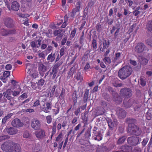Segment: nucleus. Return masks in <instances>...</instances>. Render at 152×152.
I'll return each instance as SVG.
<instances>
[{
  "label": "nucleus",
  "mask_w": 152,
  "mask_h": 152,
  "mask_svg": "<svg viewBox=\"0 0 152 152\" xmlns=\"http://www.w3.org/2000/svg\"><path fill=\"white\" fill-rule=\"evenodd\" d=\"M46 107L45 106L43 107V111L45 113H47L49 112V110H51L52 106V104L51 102H46Z\"/></svg>",
  "instance_id": "6ab92c4d"
},
{
  "label": "nucleus",
  "mask_w": 152,
  "mask_h": 152,
  "mask_svg": "<svg viewBox=\"0 0 152 152\" xmlns=\"http://www.w3.org/2000/svg\"><path fill=\"white\" fill-rule=\"evenodd\" d=\"M140 83L141 86H144L146 84V80L145 79H143L142 78H141L140 80Z\"/></svg>",
  "instance_id": "a19ab883"
},
{
  "label": "nucleus",
  "mask_w": 152,
  "mask_h": 152,
  "mask_svg": "<svg viewBox=\"0 0 152 152\" xmlns=\"http://www.w3.org/2000/svg\"><path fill=\"white\" fill-rule=\"evenodd\" d=\"M57 87L56 86L54 85L50 93V97H52L53 96L54 94H55V90L56 88V87Z\"/></svg>",
  "instance_id": "603ef678"
},
{
  "label": "nucleus",
  "mask_w": 152,
  "mask_h": 152,
  "mask_svg": "<svg viewBox=\"0 0 152 152\" xmlns=\"http://www.w3.org/2000/svg\"><path fill=\"white\" fill-rule=\"evenodd\" d=\"M30 134L28 131H25L23 133V136L24 138H27L30 137Z\"/></svg>",
  "instance_id": "864d4df0"
},
{
  "label": "nucleus",
  "mask_w": 152,
  "mask_h": 152,
  "mask_svg": "<svg viewBox=\"0 0 152 152\" xmlns=\"http://www.w3.org/2000/svg\"><path fill=\"white\" fill-rule=\"evenodd\" d=\"M10 137L7 135H5L0 136V141L8 139L10 138Z\"/></svg>",
  "instance_id": "ea45409f"
},
{
  "label": "nucleus",
  "mask_w": 152,
  "mask_h": 152,
  "mask_svg": "<svg viewBox=\"0 0 152 152\" xmlns=\"http://www.w3.org/2000/svg\"><path fill=\"white\" fill-rule=\"evenodd\" d=\"M16 0H9V1H13L12 4L11 9L12 10L15 11H18L19 8V4L16 1Z\"/></svg>",
  "instance_id": "2eb2a0df"
},
{
  "label": "nucleus",
  "mask_w": 152,
  "mask_h": 152,
  "mask_svg": "<svg viewBox=\"0 0 152 152\" xmlns=\"http://www.w3.org/2000/svg\"><path fill=\"white\" fill-rule=\"evenodd\" d=\"M119 94L122 97L129 98L132 96V91L129 88H124L120 90Z\"/></svg>",
  "instance_id": "39448f33"
},
{
  "label": "nucleus",
  "mask_w": 152,
  "mask_h": 152,
  "mask_svg": "<svg viewBox=\"0 0 152 152\" xmlns=\"http://www.w3.org/2000/svg\"><path fill=\"white\" fill-rule=\"evenodd\" d=\"M81 2L80 1L77 2L76 4L75 8L74 9L77 10L79 12L80 11V8L81 6Z\"/></svg>",
  "instance_id": "58836bf2"
},
{
  "label": "nucleus",
  "mask_w": 152,
  "mask_h": 152,
  "mask_svg": "<svg viewBox=\"0 0 152 152\" xmlns=\"http://www.w3.org/2000/svg\"><path fill=\"white\" fill-rule=\"evenodd\" d=\"M65 90L64 88H62L61 91L60 95L59 96V98L61 99H63L65 96Z\"/></svg>",
  "instance_id": "e433bc0d"
},
{
  "label": "nucleus",
  "mask_w": 152,
  "mask_h": 152,
  "mask_svg": "<svg viewBox=\"0 0 152 152\" xmlns=\"http://www.w3.org/2000/svg\"><path fill=\"white\" fill-rule=\"evenodd\" d=\"M152 144V137L151 136V137L150 138V141L147 145V149L148 150H149L150 148V147L151 145Z\"/></svg>",
  "instance_id": "0e129e2a"
},
{
  "label": "nucleus",
  "mask_w": 152,
  "mask_h": 152,
  "mask_svg": "<svg viewBox=\"0 0 152 152\" xmlns=\"http://www.w3.org/2000/svg\"><path fill=\"white\" fill-rule=\"evenodd\" d=\"M96 28L97 31L98 32H101L102 30V25L99 23L97 24L96 26Z\"/></svg>",
  "instance_id": "37998d69"
},
{
  "label": "nucleus",
  "mask_w": 152,
  "mask_h": 152,
  "mask_svg": "<svg viewBox=\"0 0 152 152\" xmlns=\"http://www.w3.org/2000/svg\"><path fill=\"white\" fill-rule=\"evenodd\" d=\"M77 12H79L75 9H73L72 10V12L70 13V16H71L72 18H74L75 16L76 15V13Z\"/></svg>",
  "instance_id": "49530a36"
},
{
  "label": "nucleus",
  "mask_w": 152,
  "mask_h": 152,
  "mask_svg": "<svg viewBox=\"0 0 152 152\" xmlns=\"http://www.w3.org/2000/svg\"><path fill=\"white\" fill-rule=\"evenodd\" d=\"M133 100L130 99L128 101L124 100L123 101L122 106L125 109L130 108L132 105Z\"/></svg>",
  "instance_id": "4468645a"
},
{
  "label": "nucleus",
  "mask_w": 152,
  "mask_h": 152,
  "mask_svg": "<svg viewBox=\"0 0 152 152\" xmlns=\"http://www.w3.org/2000/svg\"><path fill=\"white\" fill-rule=\"evenodd\" d=\"M12 65L10 64H7L5 66L6 69L7 70H10L12 69Z\"/></svg>",
  "instance_id": "338daca9"
},
{
  "label": "nucleus",
  "mask_w": 152,
  "mask_h": 152,
  "mask_svg": "<svg viewBox=\"0 0 152 152\" xmlns=\"http://www.w3.org/2000/svg\"><path fill=\"white\" fill-rule=\"evenodd\" d=\"M139 137L131 136L128 137L127 140V143L129 145L125 144L122 145L118 150L113 152H131L132 150V146H135L140 143Z\"/></svg>",
  "instance_id": "f257e3e1"
},
{
  "label": "nucleus",
  "mask_w": 152,
  "mask_h": 152,
  "mask_svg": "<svg viewBox=\"0 0 152 152\" xmlns=\"http://www.w3.org/2000/svg\"><path fill=\"white\" fill-rule=\"evenodd\" d=\"M126 122L128 124L127 132L132 135L138 136L142 133L141 129L136 125L137 121L133 118H127Z\"/></svg>",
  "instance_id": "f03ea898"
},
{
  "label": "nucleus",
  "mask_w": 152,
  "mask_h": 152,
  "mask_svg": "<svg viewBox=\"0 0 152 152\" xmlns=\"http://www.w3.org/2000/svg\"><path fill=\"white\" fill-rule=\"evenodd\" d=\"M138 60L140 63V66H138V69H140L141 67V65L143 66L146 65L148 63L149 60L145 58L142 56H139L138 58Z\"/></svg>",
  "instance_id": "f8f14e48"
},
{
  "label": "nucleus",
  "mask_w": 152,
  "mask_h": 152,
  "mask_svg": "<svg viewBox=\"0 0 152 152\" xmlns=\"http://www.w3.org/2000/svg\"><path fill=\"white\" fill-rule=\"evenodd\" d=\"M76 79L77 80H79L81 82L83 79V76L81 74L80 72H78L77 73Z\"/></svg>",
  "instance_id": "2f4dec72"
},
{
  "label": "nucleus",
  "mask_w": 152,
  "mask_h": 152,
  "mask_svg": "<svg viewBox=\"0 0 152 152\" xmlns=\"http://www.w3.org/2000/svg\"><path fill=\"white\" fill-rule=\"evenodd\" d=\"M132 72V69L131 67L128 65L125 66L119 70L118 75L121 79L124 80L129 77Z\"/></svg>",
  "instance_id": "7ed1b4c3"
},
{
  "label": "nucleus",
  "mask_w": 152,
  "mask_h": 152,
  "mask_svg": "<svg viewBox=\"0 0 152 152\" xmlns=\"http://www.w3.org/2000/svg\"><path fill=\"white\" fill-rule=\"evenodd\" d=\"M95 136L96 137H94V139L95 140L100 141L102 140V135L100 133H97V134L95 135Z\"/></svg>",
  "instance_id": "4c0bfd02"
},
{
  "label": "nucleus",
  "mask_w": 152,
  "mask_h": 152,
  "mask_svg": "<svg viewBox=\"0 0 152 152\" xmlns=\"http://www.w3.org/2000/svg\"><path fill=\"white\" fill-rule=\"evenodd\" d=\"M58 53L56 52L54 53L53 54L52 53L49 55L47 58L48 60H50L51 62H53L54 60L55 56Z\"/></svg>",
  "instance_id": "5701e85b"
},
{
  "label": "nucleus",
  "mask_w": 152,
  "mask_h": 152,
  "mask_svg": "<svg viewBox=\"0 0 152 152\" xmlns=\"http://www.w3.org/2000/svg\"><path fill=\"white\" fill-rule=\"evenodd\" d=\"M45 82V80L43 79H41L38 81L37 84L39 86H42L44 85Z\"/></svg>",
  "instance_id": "13d9d810"
},
{
  "label": "nucleus",
  "mask_w": 152,
  "mask_h": 152,
  "mask_svg": "<svg viewBox=\"0 0 152 152\" xmlns=\"http://www.w3.org/2000/svg\"><path fill=\"white\" fill-rule=\"evenodd\" d=\"M10 75V72L8 71H6L4 72L3 75L1 76L3 77H5V78H7Z\"/></svg>",
  "instance_id": "3c124183"
},
{
  "label": "nucleus",
  "mask_w": 152,
  "mask_h": 152,
  "mask_svg": "<svg viewBox=\"0 0 152 152\" xmlns=\"http://www.w3.org/2000/svg\"><path fill=\"white\" fill-rule=\"evenodd\" d=\"M31 47L34 48H39V46H37L36 45V43L34 41H33L31 42Z\"/></svg>",
  "instance_id": "052dcab7"
},
{
  "label": "nucleus",
  "mask_w": 152,
  "mask_h": 152,
  "mask_svg": "<svg viewBox=\"0 0 152 152\" xmlns=\"http://www.w3.org/2000/svg\"><path fill=\"white\" fill-rule=\"evenodd\" d=\"M116 114L120 119L124 118L126 116V112L122 108L118 107L116 109Z\"/></svg>",
  "instance_id": "9d476101"
},
{
  "label": "nucleus",
  "mask_w": 152,
  "mask_h": 152,
  "mask_svg": "<svg viewBox=\"0 0 152 152\" xmlns=\"http://www.w3.org/2000/svg\"><path fill=\"white\" fill-rule=\"evenodd\" d=\"M90 51L89 50H88L84 54L82 60L84 61H87L88 58V55L89 54Z\"/></svg>",
  "instance_id": "7c9ffc66"
},
{
  "label": "nucleus",
  "mask_w": 152,
  "mask_h": 152,
  "mask_svg": "<svg viewBox=\"0 0 152 152\" xmlns=\"http://www.w3.org/2000/svg\"><path fill=\"white\" fill-rule=\"evenodd\" d=\"M126 138V137L125 136H123L119 138L117 143L118 145H120L124 143Z\"/></svg>",
  "instance_id": "a878e982"
},
{
  "label": "nucleus",
  "mask_w": 152,
  "mask_h": 152,
  "mask_svg": "<svg viewBox=\"0 0 152 152\" xmlns=\"http://www.w3.org/2000/svg\"><path fill=\"white\" fill-rule=\"evenodd\" d=\"M146 28L148 31H152V21H149L148 22L146 26Z\"/></svg>",
  "instance_id": "c756f323"
},
{
  "label": "nucleus",
  "mask_w": 152,
  "mask_h": 152,
  "mask_svg": "<svg viewBox=\"0 0 152 152\" xmlns=\"http://www.w3.org/2000/svg\"><path fill=\"white\" fill-rule=\"evenodd\" d=\"M38 69L39 72H44L47 70L48 67L44 65L42 63L40 62L38 64Z\"/></svg>",
  "instance_id": "a211bd4d"
},
{
  "label": "nucleus",
  "mask_w": 152,
  "mask_h": 152,
  "mask_svg": "<svg viewBox=\"0 0 152 152\" xmlns=\"http://www.w3.org/2000/svg\"><path fill=\"white\" fill-rule=\"evenodd\" d=\"M88 7L87 6L84 9V11L83 12V15L82 17H83L82 20H84L86 18V16L88 15Z\"/></svg>",
  "instance_id": "bb28decb"
},
{
  "label": "nucleus",
  "mask_w": 152,
  "mask_h": 152,
  "mask_svg": "<svg viewBox=\"0 0 152 152\" xmlns=\"http://www.w3.org/2000/svg\"><path fill=\"white\" fill-rule=\"evenodd\" d=\"M149 138L146 137L145 138H144L142 142H141V143L142 146L143 147L145 146L146 145L147 142H148L149 140Z\"/></svg>",
  "instance_id": "79ce46f5"
},
{
  "label": "nucleus",
  "mask_w": 152,
  "mask_h": 152,
  "mask_svg": "<svg viewBox=\"0 0 152 152\" xmlns=\"http://www.w3.org/2000/svg\"><path fill=\"white\" fill-rule=\"evenodd\" d=\"M9 91L8 89L6 91L4 92L3 93V94L4 97L7 98V97L9 95Z\"/></svg>",
  "instance_id": "e2e57ef3"
},
{
  "label": "nucleus",
  "mask_w": 152,
  "mask_h": 152,
  "mask_svg": "<svg viewBox=\"0 0 152 152\" xmlns=\"http://www.w3.org/2000/svg\"><path fill=\"white\" fill-rule=\"evenodd\" d=\"M8 34L11 35V34H15L16 33V31L15 29H9L8 30Z\"/></svg>",
  "instance_id": "6e6d98bb"
},
{
  "label": "nucleus",
  "mask_w": 152,
  "mask_h": 152,
  "mask_svg": "<svg viewBox=\"0 0 152 152\" xmlns=\"http://www.w3.org/2000/svg\"><path fill=\"white\" fill-rule=\"evenodd\" d=\"M101 41L102 42L101 44L103 45V48L107 49L108 48L110 44L109 40L107 41L103 38L102 39V40H101Z\"/></svg>",
  "instance_id": "aec40b11"
},
{
  "label": "nucleus",
  "mask_w": 152,
  "mask_h": 152,
  "mask_svg": "<svg viewBox=\"0 0 152 152\" xmlns=\"http://www.w3.org/2000/svg\"><path fill=\"white\" fill-rule=\"evenodd\" d=\"M13 144L12 141L8 140L4 142L1 145V148L3 151L6 152H11Z\"/></svg>",
  "instance_id": "423d86ee"
},
{
  "label": "nucleus",
  "mask_w": 152,
  "mask_h": 152,
  "mask_svg": "<svg viewBox=\"0 0 152 152\" xmlns=\"http://www.w3.org/2000/svg\"><path fill=\"white\" fill-rule=\"evenodd\" d=\"M107 121L110 130H113L117 126V121L115 120H112L110 119H108Z\"/></svg>",
  "instance_id": "ddd939ff"
},
{
  "label": "nucleus",
  "mask_w": 152,
  "mask_h": 152,
  "mask_svg": "<svg viewBox=\"0 0 152 152\" xmlns=\"http://www.w3.org/2000/svg\"><path fill=\"white\" fill-rule=\"evenodd\" d=\"M62 31L63 30L62 29L56 30L54 31L53 34L55 36H57L58 34H59V36L61 38L63 35V34H61Z\"/></svg>",
  "instance_id": "cd10ccee"
},
{
  "label": "nucleus",
  "mask_w": 152,
  "mask_h": 152,
  "mask_svg": "<svg viewBox=\"0 0 152 152\" xmlns=\"http://www.w3.org/2000/svg\"><path fill=\"white\" fill-rule=\"evenodd\" d=\"M72 99L74 102V105H75L77 102V99L78 98L77 97L76 91H74L72 95Z\"/></svg>",
  "instance_id": "393cba45"
},
{
  "label": "nucleus",
  "mask_w": 152,
  "mask_h": 152,
  "mask_svg": "<svg viewBox=\"0 0 152 152\" xmlns=\"http://www.w3.org/2000/svg\"><path fill=\"white\" fill-rule=\"evenodd\" d=\"M56 122H54L53 123V128H52V134H54L56 132Z\"/></svg>",
  "instance_id": "8fccbe9b"
},
{
  "label": "nucleus",
  "mask_w": 152,
  "mask_h": 152,
  "mask_svg": "<svg viewBox=\"0 0 152 152\" xmlns=\"http://www.w3.org/2000/svg\"><path fill=\"white\" fill-rule=\"evenodd\" d=\"M92 46L93 50H96L97 48V43L96 40L93 39L92 41Z\"/></svg>",
  "instance_id": "72a5a7b5"
},
{
  "label": "nucleus",
  "mask_w": 152,
  "mask_h": 152,
  "mask_svg": "<svg viewBox=\"0 0 152 152\" xmlns=\"http://www.w3.org/2000/svg\"><path fill=\"white\" fill-rule=\"evenodd\" d=\"M141 151L140 148L135 147L134 148L132 152H141Z\"/></svg>",
  "instance_id": "774afa93"
},
{
  "label": "nucleus",
  "mask_w": 152,
  "mask_h": 152,
  "mask_svg": "<svg viewBox=\"0 0 152 152\" xmlns=\"http://www.w3.org/2000/svg\"><path fill=\"white\" fill-rule=\"evenodd\" d=\"M62 62L59 61L55 64L53 67V71L58 72V67L62 64Z\"/></svg>",
  "instance_id": "c85d7f7f"
},
{
  "label": "nucleus",
  "mask_w": 152,
  "mask_h": 152,
  "mask_svg": "<svg viewBox=\"0 0 152 152\" xmlns=\"http://www.w3.org/2000/svg\"><path fill=\"white\" fill-rule=\"evenodd\" d=\"M115 57L113 61L114 62L116 61L118 59H119L121 55V53H115Z\"/></svg>",
  "instance_id": "a18cd8bd"
},
{
  "label": "nucleus",
  "mask_w": 152,
  "mask_h": 152,
  "mask_svg": "<svg viewBox=\"0 0 152 152\" xmlns=\"http://www.w3.org/2000/svg\"><path fill=\"white\" fill-rule=\"evenodd\" d=\"M146 47L145 45L142 42L138 43L136 45L134 50L135 52L138 54H141L144 50H146Z\"/></svg>",
  "instance_id": "6e6552de"
},
{
  "label": "nucleus",
  "mask_w": 152,
  "mask_h": 152,
  "mask_svg": "<svg viewBox=\"0 0 152 152\" xmlns=\"http://www.w3.org/2000/svg\"><path fill=\"white\" fill-rule=\"evenodd\" d=\"M3 23L4 25L8 28H13L15 26V22L11 18L6 17L3 19Z\"/></svg>",
  "instance_id": "0eeeda50"
},
{
  "label": "nucleus",
  "mask_w": 152,
  "mask_h": 152,
  "mask_svg": "<svg viewBox=\"0 0 152 152\" xmlns=\"http://www.w3.org/2000/svg\"><path fill=\"white\" fill-rule=\"evenodd\" d=\"M46 119L47 120V122L49 124L51 122L52 118L50 116L48 115L46 117Z\"/></svg>",
  "instance_id": "69168bd1"
},
{
  "label": "nucleus",
  "mask_w": 152,
  "mask_h": 152,
  "mask_svg": "<svg viewBox=\"0 0 152 152\" xmlns=\"http://www.w3.org/2000/svg\"><path fill=\"white\" fill-rule=\"evenodd\" d=\"M65 17V21L64 22L62 26H61V28H64L66 27V22L67 21V16L66 15H65L64 17Z\"/></svg>",
  "instance_id": "5fc2aeb1"
},
{
  "label": "nucleus",
  "mask_w": 152,
  "mask_h": 152,
  "mask_svg": "<svg viewBox=\"0 0 152 152\" xmlns=\"http://www.w3.org/2000/svg\"><path fill=\"white\" fill-rule=\"evenodd\" d=\"M35 135L36 137L39 138H43L45 136V132L44 130H41L39 132L35 133Z\"/></svg>",
  "instance_id": "4be33fe9"
},
{
  "label": "nucleus",
  "mask_w": 152,
  "mask_h": 152,
  "mask_svg": "<svg viewBox=\"0 0 152 152\" xmlns=\"http://www.w3.org/2000/svg\"><path fill=\"white\" fill-rule=\"evenodd\" d=\"M31 125V127L35 130H39L40 128V122L37 119H33L32 120Z\"/></svg>",
  "instance_id": "9b49d317"
},
{
  "label": "nucleus",
  "mask_w": 152,
  "mask_h": 152,
  "mask_svg": "<svg viewBox=\"0 0 152 152\" xmlns=\"http://www.w3.org/2000/svg\"><path fill=\"white\" fill-rule=\"evenodd\" d=\"M145 43L150 46L152 43V40L151 39H148L145 40Z\"/></svg>",
  "instance_id": "bf43d9fd"
},
{
  "label": "nucleus",
  "mask_w": 152,
  "mask_h": 152,
  "mask_svg": "<svg viewBox=\"0 0 152 152\" xmlns=\"http://www.w3.org/2000/svg\"><path fill=\"white\" fill-rule=\"evenodd\" d=\"M84 39V33L83 32H82V34L80 36L79 39V42L82 45H83V41Z\"/></svg>",
  "instance_id": "de8ad7c7"
},
{
  "label": "nucleus",
  "mask_w": 152,
  "mask_h": 152,
  "mask_svg": "<svg viewBox=\"0 0 152 152\" xmlns=\"http://www.w3.org/2000/svg\"><path fill=\"white\" fill-rule=\"evenodd\" d=\"M11 124L13 127L16 128L22 127L24 125L23 123L18 118L14 119L11 122Z\"/></svg>",
  "instance_id": "1a4fd4ad"
},
{
  "label": "nucleus",
  "mask_w": 152,
  "mask_h": 152,
  "mask_svg": "<svg viewBox=\"0 0 152 152\" xmlns=\"http://www.w3.org/2000/svg\"><path fill=\"white\" fill-rule=\"evenodd\" d=\"M106 22L109 25H112L113 21L114 19H109L108 16H107L105 18Z\"/></svg>",
  "instance_id": "c9c22d12"
},
{
  "label": "nucleus",
  "mask_w": 152,
  "mask_h": 152,
  "mask_svg": "<svg viewBox=\"0 0 152 152\" xmlns=\"http://www.w3.org/2000/svg\"><path fill=\"white\" fill-rule=\"evenodd\" d=\"M103 61L105 63L107 62L109 64L111 63V60L108 57H105L103 59Z\"/></svg>",
  "instance_id": "4d7b16f0"
},
{
  "label": "nucleus",
  "mask_w": 152,
  "mask_h": 152,
  "mask_svg": "<svg viewBox=\"0 0 152 152\" xmlns=\"http://www.w3.org/2000/svg\"><path fill=\"white\" fill-rule=\"evenodd\" d=\"M5 129L8 134L10 135L15 134L18 132V129L14 127L7 128Z\"/></svg>",
  "instance_id": "dca6fc26"
},
{
  "label": "nucleus",
  "mask_w": 152,
  "mask_h": 152,
  "mask_svg": "<svg viewBox=\"0 0 152 152\" xmlns=\"http://www.w3.org/2000/svg\"><path fill=\"white\" fill-rule=\"evenodd\" d=\"M146 117L147 119L148 120H150L152 118V114L151 113H149L148 111L146 113Z\"/></svg>",
  "instance_id": "09e8293b"
},
{
  "label": "nucleus",
  "mask_w": 152,
  "mask_h": 152,
  "mask_svg": "<svg viewBox=\"0 0 152 152\" xmlns=\"http://www.w3.org/2000/svg\"><path fill=\"white\" fill-rule=\"evenodd\" d=\"M11 152H21V149L20 145L17 143L13 144Z\"/></svg>",
  "instance_id": "f3484780"
},
{
  "label": "nucleus",
  "mask_w": 152,
  "mask_h": 152,
  "mask_svg": "<svg viewBox=\"0 0 152 152\" xmlns=\"http://www.w3.org/2000/svg\"><path fill=\"white\" fill-rule=\"evenodd\" d=\"M91 136V129L89 128L87 129L84 134V137L85 139H88Z\"/></svg>",
  "instance_id": "473e14b6"
},
{
  "label": "nucleus",
  "mask_w": 152,
  "mask_h": 152,
  "mask_svg": "<svg viewBox=\"0 0 152 152\" xmlns=\"http://www.w3.org/2000/svg\"><path fill=\"white\" fill-rule=\"evenodd\" d=\"M9 42H14L15 41L16 39L15 37H9L8 39Z\"/></svg>",
  "instance_id": "680f3d73"
},
{
  "label": "nucleus",
  "mask_w": 152,
  "mask_h": 152,
  "mask_svg": "<svg viewBox=\"0 0 152 152\" xmlns=\"http://www.w3.org/2000/svg\"><path fill=\"white\" fill-rule=\"evenodd\" d=\"M89 93V90L86 89L85 92L84 94V95L83 97V102L84 103H86L88 101V100L89 98L88 96Z\"/></svg>",
  "instance_id": "b1692460"
},
{
  "label": "nucleus",
  "mask_w": 152,
  "mask_h": 152,
  "mask_svg": "<svg viewBox=\"0 0 152 152\" xmlns=\"http://www.w3.org/2000/svg\"><path fill=\"white\" fill-rule=\"evenodd\" d=\"M135 94L136 96L138 98L140 97L142 95L141 91L139 89L136 90Z\"/></svg>",
  "instance_id": "c03bdc74"
},
{
  "label": "nucleus",
  "mask_w": 152,
  "mask_h": 152,
  "mask_svg": "<svg viewBox=\"0 0 152 152\" xmlns=\"http://www.w3.org/2000/svg\"><path fill=\"white\" fill-rule=\"evenodd\" d=\"M102 96L104 99L108 102H110L112 100V99L110 95L106 92H104L102 94Z\"/></svg>",
  "instance_id": "412c9836"
},
{
  "label": "nucleus",
  "mask_w": 152,
  "mask_h": 152,
  "mask_svg": "<svg viewBox=\"0 0 152 152\" xmlns=\"http://www.w3.org/2000/svg\"><path fill=\"white\" fill-rule=\"evenodd\" d=\"M107 89L111 95L113 101L117 104H120L123 101L122 96L116 91L115 89L110 86H108Z\"/></svg>",
  "instance_id": "20e7f679"
},
{
  "label": "nucleus",
  "mask_w": 152,
  "mask_h": 152,
  "mask_svg": "<svg viewBox=\"0 0 152 152\" xmlns=\"http://www.w3.org/2000/svg\"><path fill=\"white\" fill-rule=\"evenodd\" d=\"M1 33L3 36H7L8 35V30H6L4 28H3L1 29Z\"/></svg>",
  "instance_id": "f704fd0d"
}]
</instances>
